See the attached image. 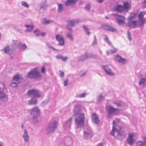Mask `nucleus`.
<instances>
[{
	"instance_id": "obj_1",
	"label": "nucleus",
	"mask_w": 146,
	"mask_h": 146,
	"mask_svg": "<svg viewBox=\"0 0 146 146\" xmlns=\"http://www.w3.org/2000/svg\"><path fill=\"white\" fill-rule=\"evenodd\" d=\"M106 109L107 113V117L108 118H111L114 115H118L119 113V109L115 108L111 106H106Z\"/></svg>"
},
{
	"instance_id": "obj_2",
	"label": "nucleus",
	"mask_w": 146,
	"mask_h": 146,
	"mask_svg": "<svg viewBox=\"0 0 146 146\" xmlns=\"http://www.w3.org/2000/svg\"><path fill=\"white\" fill-rule=\"evenodd\" d=\"M84 117L83 113H80L76 115L75 119V123L76 125V128H81L84 124Z\"/></svg>"
},
{
	"instance_id": "obj_3",
	"label": "nucleus",
	"mask_w": 146,
	"mask_h": 146,
	"mask_svg": "<svg viewBox=\"0 0 146 146\" xmlns=\"http://www.w3.org/2000/svg\"><path fill=\"white\" fill-rule=\"evenodd\" d=\"M57 127V123L55 121L50 122L47 127L46 131V134L49 135L53 133Z\"/></svg>"
},
{
	"instance_id": "obj_4",
	"label": "nucleus",
	"mask_w": 146,
	"mask_h": 146,
	"mask_svg": "<svg viewBox=\"0 0 146 146\" xmlns=\"http://www.w3.org/2000/svg\"><path fill=\"white\" fill-rule=\"evenodd\" d=\"M3 88H0V100L1 101L6 102L8 101V96L4 92V90L6 88L4 82L2 83Z\"/></svg>"
},
{
	"instance_id": "obj_5",
	"label": "nucleus",
	"mask_w": 146,
	"mask_h": 146,
	"mask_svg": "<svg viewBox=\"0 0 146 146\" xmlns=\"http://www.w3.org/2000/svg\"><path fill=\"white\" fill-rule=\"evenodd\" d=\"M40 76V73L37 71L36 68H35L33 70H31L27 75V77L31 79L36 78Z\"/></svg>"
},
{
	"instance_id": "obj_6",
	"label": "nucleus",
	"mask_w": 146,
	"mask_h": 146,
	"mask_svg": "<svg viewBox=\"0 0 146 146\" xmlns=\"http://www.w3.org/2000/svg\"><path fill=\"white\" fill-rule=\"evenodd\" d=\"M93 135L94 133L91 129L87 128L84 129L83 137L84 139H90Z\"/></svg>"
},
{
	"instance_id": "obj_7",
	"label": "nucleus",
	"mask_w": 146,
	"mask_h": 146,
	"mask_svg": "<svg viewBox=\"0 0 146 146\" xmlns=\"http://www.w3.org/2000/svg\"><path fill=\"white\" fill-rule=\"evenodd\" d=\"M79 20L74 19L68 21V24L66 27L67 29L70 31H72V27H74L80 22Z\"/></svg>"
},
{
	"instance_id": "obj_8",
	"label": "nucleus",
	"mask_w": 146,
	"mask_h": 146,
	"mask_svg": "<svg viewBox=\"0 0 146 146\" xmlns=\"http://www.w3.org/2000/svg\"><path fill=\"white\" fill-rule=\"evenodd\" d=\"M113 15L116 17L117 22L118 24L122 25L125 24V19L124 17L117 14H113Z\"/></svg>"
},
{
	"instance_id": "obj_9",
	"label": "nucleus",
	"mask_w": 146,
	"mask_h": 146,
	"mask_svg": "<svg viewBox=\"0 0 146 146\" xmlns=\"http://www.w3.org/2000/svg\"><path fill=\"white\" fill-rule=\"evenodd\" d=\"M27 94L37 98H39L41 95L40 92L36 89H33L28 91Z\"/></svg>"
},
{
	"instance_id": "obj_10",
	"label": "nucleus",
	"mask_w": 146,
	"mask_h": 146,
	"mask_svg": "<svg viewBox=\"0 0 146 146\" xmlns=\"http://www.w3.org/2000/svg\"><path fill=\"white\" fill-rule=\"evenodd\" d=\"M40 110L38 108L36 107L30 110V113L32 116H39Z\"/></svg>"
},
{
	"instance_id": "obj_11",
	"label": "nucleus",
	"mask_w": 146,
	"mask_h": 146,
	"mask_svg": "<svg viewBox=\"0 0 146 146\" xmlns=\"http://www.w3.org/2000/svg\"><path fill=\"white\" fill-rule=\"evenodd\" d=\"M134 136V135L131 133L128 134V137L127 139V142L129 145H132L135 143V139L133 138Z\"/></svg>"
},
{
	"instance_id": "obj_12",
	"label": "nucleus",
	"mask_w": 146,
	"mask_h": 146,
	"mask_svg": "<svg viewBox=\"0 0 146 146\" xmlns=\"http://www.w3.org/2000/svg\"><path fill=\"white\" fill-rule=\"evenodd\" d=\"M55 38L58 42V45L62 46L64 44V41L63 36L60 34H57L56 35Z\"/></svg>"
},
{
	"instance_id": "obj_13",
	"label": "nucleus",
	"mask_w": 146,
	"mask_h": 146,
	"mask_svg": "<svg viewBox=\"0 0 146 146\" xmlns=\"http://www.w3.org/2000/svg\"><path fill=\"white\" fill-rule=\"evenodd\" d=\"M102 27L104 29L112 32H116L117 31V29L111 26L105 25H102Z\"/></svg>"
},
{
	"instance_id": "obj_14",
	"label": "nucleus",
	"mask_w": 146,
	"mask_h": 146,
	"mask_svg": "<svg viewBox=\"0 0 146 146\" xmlns=\"http://www.w3.org/2000/svg\"><path fill=\"white\" fill-rule=\"evenodd\" d=\"M102 67L107 74L111 76L114 75V73L111 71L108 66H102Z\"/></svg>"
},
{
	"instance_id": "obj_15",
	"label": "nucleus",
	"mask_w": 146,
	"mask_h": 146,
	"mask_svg": "<svg viewBox=\"0 0 146 146\" xmlns=\"http://www.w3.org/2000/svg\"><path fill=\"white\" fill-rule=\"evenodd\" d=\"M4 52L6 54L11 55L13 54V49L11 48L10 45H7L3 49Z\"/></svg>"
},
{
	"instance_id": "obj_16",
	"label": "nucleus",
	"mask_w": 146,
	"mask_h": 146,
	"mask_svg": "<svg viewBox=\"0 0 146 146\" xmlns=\"http://www.w3.org/2000/svg\"><path fill=\"white\" fill-rule=\"evenodd\" d=\"M79 0H66L64 3L66 6L73 5L76 4Z\"/></svg>"
},
{
	"instance_id": "obj_17",
	"label": "nucleus",
	"mask_w": 146,
	"mask_h": 146,
	"mask_svg": "<svg viewBox=\"0 0 146 146\" xmlns=\"http://www.w3.org/2000/svg\"><path fill=\"white\" fill-rule=\"evenodd\" d=\"M28 132L27 131L26 129H25L22 135V137L25 143L28 142L29 141V137Z\"/></svg>"
},
{
	"instance_id": "obj_18",
	"label": "nucleus",
	"mask_w": 146,
	"mask_h": 146,
	"mask_svg": "<svg viewBox=\"0 0 146 146\" xmlns=\"http://www.w3.org/2000/svg\"><path fill=\"white\" fill-rule=\"evenodd\" d=\"M64 143L67 146H70L73 143L72 138L70 137H66L64 139Z\"/></svg>"
},
{
	"instance_id": "obj_19",
	"label": "nucleus",
	"mask_w": 146,
	"mask_h": 146,
	"mask_svg": "<svg viewBox=\"0 0 146 146\" xmlns=\"http://www.w3.org/2000/svg\"><path fill=\"white\" fill-rule=\"evenodd\" d=\"M129 22L127 23V26L130 28L133 27L134 28H136L137 27V21H128Z\"/></svg>"
},
{
	"instance_id": "obj_20",
	"label": "nucleus",
	"mask_w": 146,
	"mask_h": 146,
	"mask_svg": "<svg viewBox=\"0 0 146 146\" xmlns=\"http://www.w3.org/2000/svg\"><path fill=\"white\" fill-rule=\"evenodd\" d=\"M115 58L117 61L123 64H125L127 62V60L126 59L122 58L121 56L119 55H116Z\"/></svg>"
},
{
	"instance_id": "obj_21",
	"label": "nucleus",
	"mask_w": 146,
	"mask_h": 146,
	"mask_svg": "<svg viewBox=\"0 0 146 146\" xmlns=\"http://www.w3.org/2000/svg\"><path fill=\"white\" fill-rule=\"evenodd\" d=\"M80 106L79 105H77L74 107V109L73 111L74 115V116L78 115L81 113H80Z\"/></svg>"
},
{
	"instance_id": "obj_22",
	"label": "nucleus",
	"mask_w": 146,
	"mask_h": 146,
	"mask_svg": "<svg viewBox=\"0 0 146 146\" xmlns=\"http://www.w3.org/2000/svg\"><path fill=\"white\" fill-rule=\"evenodd\" d=\"M92 122L95 124H97L99 122L98 118L95 113L92 114Z\"/></svg>"
},
{
	"instance_id": "obj_23",
	"label": "nucleus",
	"mask_w": 146,
	"mask_h": 146,
	"mask_svg": "<svg viewBox=\"0 0 146 146\" xmlns=\"http://www.w3.org/2000/svg\"><path fill=\"white\" fill-rule=\"evenodd\" d=\"M143 139L144 141H137L136 143V146H146V136L143 137Z\"/></svg>"
},
{
	"instance_id": "obj_24",
	"label": "nucleus",
	"mask_w": 146,
	"mask_h": 146,
	"mask_svg": "<svg viewBox=\"0 0 146 146\" xmlns=\"http://www.w3.org/2000/svg\"><path fill=\"white\" fill-rule=\"evenodd\" d=\"M73 118L71 117L64 124V126L66 128H70L72 122V121Z\"/></svg>"
},
{
	"instance_id": "obj_25",
	"label": "nucleus",
	"mask_w": 146,
	"mask_h": 146,
	"mask_svg": "<svg viewBox=\"0 0 146 146\" xmlns=\"http://www.w3.org/2000/svg\"><path fill=\"white\" fill-rule=\"evenodd\" d=\"M27 46L25 44L19 42L18 44V48L21 50H25L27 48Z\"/></svg>"
},
{
	"instance_id": "obj_26",
	"label": "nucleus",
	"mask_w": 146,
	"mask_h": 146,
	"mask_svg": "<svg viewBox=\"0 0 146 146\" xmlns=\"http://www.w3.org/2000/svg\"><path fill=\"white\" fill-rule=\"evenodd\" d=\"M117 133L118 136L120 137H124L126 135L125 131L122 129L119 131H118Z\"/></svg>"
},
{
	"instance_id": "obj_27",
	"label": "nucleus",
	"mask_w": 146,
	"mask_h": 146,
	"mask_svg": "<svg viewBox=\"0 0 146 146\" xmlns=\"http://www.w3.org/2000/svg\"><path fill=\"white\" fill-rule=\"evenodd\" d=\"M22 79L21 77L19 76V75H17L15 76L12 79V81L15 82L17 83L18 82L19 83L21 81Z\"/></svg>"
},
{
	"instance_id": "obj_28",
	"label": "nucleus",
	"mask_w": 146,
	"mask_h": 146,
	"mask_svg": "<svg viewBox=\"0 0 146 146\" xmlns=\"http://www.w3.org/2000/svg\"><path fill=\"white\" fill-rule=\"evenodd\" d=\"M85 54L86 59L90 58H92L94 59H97L98 58L97 56L94 55L92 54L86 53Z\"/></svg>"
},
{
	"instance_id": "obj_29",
	"label": "nucleus",
	"mask_w": 146,
	"mask_h": 146,
	"mask_svg": "<svg viewBox=\"0 0 146 146\" xmlns=\"http://www.w3.org/2000/svg\"><path fill=\"white\" fill-rule=\"evenodd\" d=\"M38 103L37 100L35 98H32L31 100L28 101V104H36Z\"/></svg>"
},
{
	"instance_id": "obj_30",
	"label": "nucleus",
	"mask_w": 146,
	"mask_h": 146,
	"mask_svg": "<svg viewBox=\"0 0 146 146\" xmlns=\"http://www.w3.org/2000/svg\"><path fill=\"white\" fill-rule=\"evenodd\" d=\"M137 15V14L136 13H131L129 17L128 18V21H130L135 18Z\"/></svg>"
},
{
	"instance_id": "obj_31",
	"label": "nucleus",
	"mask_w": 146,
	"mask_h": 146,
	"mask_svg": "<svg viewBox=\"0 0 146 146\" xmlns=\"http://www.w3.org/2000/svg\"><path fill=\"white\" fill-rule=\"evenodd\" d=\"M56 58L57 59H61L64 62L66 61L68 58V57H64L60 55H57L56 56Z\"/></svg>"
},
{
	"instance_id": "obj_32",
	"label": "nucleus",
	"mask_w": 146,
	"mask_h": 146,
	"mask_svg": "<svg viewBox=\"0 0 146 146\" xmlns=\"http://www.w3.org/2000/svg\"><path fill=\"white\" fill-rule=\"evenodd\" d=\"M114 125L115 126V129L116 131L117 132L118 131H119L122 129L119 126H118L116 125V122L115 121H113V126Z\"/></svg>"
},
{
	"instance_id": "obj_33",
	"label": "nucleus",
	"mask_w": 146,
	"mask_h": 146,
	"mask_svg": "<svg viewBox=\"0 0 146 146\" xmlns=\"http://www.w3.org/2000/svg\"><path fill=\"white\" fill-rule=\"evenodd\" d=\"M64 10L63 5L62 3L58 4V12L59 13H62Z\"/></svg>"
},
{
	"instance_id": "obj_34",
	"label": "nucleus",
	"mask_w": 146,
	"mask_h": 146,
	"mask_svg": "<svg viewBox=\"0 0 146 146\" xmlns=\"http://www.w3.org/2000/svg\"><path fill=\"white\" fill-rule=\"evenodd\" d=\"M39 116H32L33 122L34 123H37L40 121L39 119Z\"/></svg>"
},
{
	"instance_id": "obj_35",
	"label": "nucleus",
	"mask_w": 146,
	"mask_h": 146,
	"mask_svg": "<svg viewBox=\"0 0 146 146\" xmlns=\"http://www.w3.org/2000/svg\"><path fill=\"white\" fill-rule=\"evenodd\" d=\"M123 7L121 5H118L117 6L116 9L118 13L122 12L123 10Z\"/></svg>"
},
{
	"instance_id": "obj_36",
	"label": "nucleus",
	"mask_w": 146,
	"mask_h": 146,
	"mask_svg": "<svg viewBox=\"0 0 146 146\" xmlns=\"http://www.w3.org/2000/svg\"><path fill=\"white\" fill-rule=\"evenodd\" d=\"M114 104L119 107H122L124 106V103L120 101L114 102Z\"/></svg>"
},
{
	"instance_id": "obj_37",
	"label": "nucleus",
	"mask_w": 146,
	"mask_h": 146,
	"mask_svg": "<svg viewBox=\"0 0 146 146\" xmlns=\"http://www.w3.org/2000/svg\"><path fill=\"white\" fill-rule=\"evenodd\" d=\"M139 21H137V23H138L139 25H143L144 23L146 21V19L144 18L143 19H140Z\"/></svg>"
},
{
	"instance_id": "obj_38",
	"label": "nucleus",
	"mask_w": 146,
	"mask_h": 146,
	"mask_svg": "<svg viewBox=\"0 0 146 146\" xmlns=\"http://www.w3.org/2000/svg\"><path fill=\"white\" fill-rule=\"evenodd\" d=\"M123 6V9L126 10H128L130 7L127 1L125 2L124 3Z\"/></svg>"
},
{
	"instance_id": "obj_39",
	"label": "nucleus",
	"mask_w": 146,
	"mask_h": 146,
	"mask_svg": "<svg viewBox=\"0 0 146 146\" xmlns=\"http://www.w3.org/2000/svg\"><path fill=\"white\" fill-rule=\"evenodd\" d=\"M69 31V33L67 34L66 36L67 37L69 38L70 40H73V38L72 37V31L71 32L70 31Z\"/></svg>"
},
{
	"instance_id": "obj_40",
	"label": "nucleus",
	"mask_w": 146,
	"mask_h": 146,
	"mask_svg": "<svg viewBox=\"0 0 146 146\" xmlns=\"http://www.w3.org/2000/svg\"><path fill=\"white\" fill-rule=\"evenodd\" d=\"M42 23L44 24H48L50 23H52L53 21L52 20H47L45 19H43L41 21Z\"/></svg>"
},
{
	"instance_id": "obj_41",
	"label": "nucleus",
	"mask_w": 146,
	"mask_h": 146,
	"mask_svg": "<svg viewBox=\"0 0 146 146\" xmlns=\"http://www.w3.org/2000/svg\"><path fill=\"white\" fill-rule=\"evenodd\" d=\"M104 97L101 94H100L98 96L97 98L98 101L100 102H101L104 99Z\"/></svg>"
},
{
	"instance_id": "obj_42",
	"label": "nucleus",
	"mask_w": 146,
	"mask_h": 146,
	"mask_svg": "<svg viewBox=\"0 0 146 146\" xmlns=\"http://www.w3.org/2000/svg\"><path fill=\"white\" fill-rule=\"evenodd\" d=\"M19 84L18 82L17 83L15 82H14L12 81L11 83L10 84V86L12 87L15 88L17 86V85Z\"/></svg>"
},
{
	"instance_id": "obj_43",
	"label": "nucleus",
	"mask_w": 146,
	"mask_h": 146,
	"mask_svg": "<svg viewBox=\"0 0 146 146\" xmlns=\"http://www.w3.org/2000/svg\"><path fill=\"white\" fill-rule=\"evenodd\" d=\"M86 95V94L83 93L79 94H77L76 96V97L78 98H83L85 97Z\"/></svg>"
},
{
	"instance_id": "obj_44",
	"label": "nucleus",
	"mask_w": 146,
	"mask_h": 146,
	"mask_svg": "<svg viewBox=\"0 0 146 146\" xmlns=\"http://www.w3.org/2000/svg\"><path fill=\"white\" fill-rule=\"evenodd\" d=\"M86 59V56L84 54L82 55L80 57L79 60L80 61H84Z\"/></svg>"
},
{
	"instance_id": "obj_45",
	"label": "nucleus",
	"mask_w": 146,
	"mask_h": 146,
	"mask_svg": "<svg viewBox=\"0 0 146 146\" xmlns=\"http://www.w3.org/2000/svg\"><path fill=\"white\" fill-rule=\"evenodd\" d=\"M145 81H146V79L145 78H141L138 84L139 85H141L144 83Z\"/></svg>"
},
{
	"instance_id": "obj_46",
	"label": "nucleus",
	"mask_w": 146,
	"mask_h": 146,
	"mask_svg": "<svg viewBox=\"0 0 146 146\" xmlns=\"http://www.w3.org/2000/svg\"><path fill=\"white\" fill-rule=\"evenodd\" d=\"M22 5L27 8H29V4L25 1H22L21 2Z\"/></svg>"
},
{
	"instance_id": "obj_47",
	"label": "nucleus",
	"mask_w": 146,
	"mask_h": 146,
	"mask_svg": "<svg viewBox=\"0 0 146 146\" xmlns=\"http://www.w3.org/2000/svg\"><path fill=\"white\" fill-rule=\"evenodd\" d=\"M145 12H141L140 14H139L138 16L139 18V19H143L144 18H143V17L145 15Z\"/></svg>"
},
{
	"instance_id": "obj_48",
	"label": "nucleus",
	"mask_w": 146,
	"mask_h": 146,
	"mask_svg": "<svg viewBox=\"0 0 146 146\" xmlns=\"http://www.w3.org/2000/svg\"><path fill=\"white\" fill-rule=\"evenodd\" d=\"M83 28L84 30H85V32H86V34L87 35H89L90 34V32L89 31V29L87 28L86 26H83Z\"/></svg>"
},
{
	"instance_id": "obj_49",
	"label": "nucleus",
	"mask_w": 146,
	"mask_h": 146,
	"mask_svg": "<svg viewBox=\"0 0 146 146\" xmlns=\"http://www.w3.org/2000/svg\"><path fill=\"white\" fill-rule=\"evenodd\" d=\"M48 6V5L46 3H44L41 6L40 8L41 9H45Z\"/></svg>"
},
{
	"instance_id": "obj_50",
	"label": "nucleus",
	"mask_w": 146,
	"mask_h": 146,
	"mask_svg": "<svg viewBox=\"0 0 146 146\" xmlns=\"http://www.w3.org/2000/svg\"><path fill=\"white\" fill-rule=\"evenodd\" d=\"M115 126L114 125L113 126V128L111 131L110 132V134L111 135H112L113 136H114L115 135V131H116L115 129Z\"/></svg>"
},
{
	"instance_id": "obj_51",
	"label": "nucleus",
	"mask_w": 146,
	"mask_h": 146,
	"mask_svg": "<svg viewBox=\"0 0 146 146\" xmlns=\"http://www.w3.org/2000/svg\"><path fill=\"white\" fill-rule=\"evenodd\" d=\"M34 33L37 36H39L40 34V31L37 30H35L34 31Z\"/></svg>"
},
{
	"instance_id": "obj_52",
	"label": "nucleus",
	"mask_w": 146,
	"mask_h": 146,
	"mask_svg": "<svg viewBox=\"0 0 146 146\" xmlns=\"http://www.w3.org/2000/svg\"><path fill=\"white\" fill-rule=\"evenodd\" d=\"M25 26L28 28H30L29 29H31V30H33L34 29V26L33 25H25Z\"/></svg>"
},
{
	"instance_id": "obj_53",
	"label": "nucleus",
	"mask_w": 146,
	"mask_h": 146,
	"mask_svg": "<svg viewBox=\"0 0 146 146\" xmlns=\"http://www.w3.org/2000/svg\"><path fill=\"white\" fill-rule=\"evenodd\" d=\"M97 44V40L95 36H94V41L92 43L93 46L96 45Z\"/></svg>"
},
{
	"instance_id": "obj_54",
	"label": "nucleus",
	"mask_w": 146,
	"mask_h": 146,
	"mask_svg": "<svg viewBox=\"0 0 146 146\" xmlns=\"http://www.w3.org/2000/svg\"><path fill=\"white\" fill-rule=\"evenodd\" d=\"M46 45H47V46L49 48H52V49H53V50H54L55 51L57 50L56 49H55L53 47H52L51 45H50L49 44H47Z\"/></svg>"
},
{
	"instance_id": "obj_55",
	"label": "nucleus",
	"mask_w": 146,
	"mask_h": 146,
	"mask_svg": "<svg viewBox=\"0 0 146 146\" xmlns=\"http://www.w3.org/2000/svg\"><path fill=\"white\" fill-rule=\"evenodd\" d=\"M127 34L128 39L129 40L131 41V34L129 32V31H128L127 32Z\"/></svg>"
},
{
	"instance_id": "obj_56",
	"label": "nucleus",
	"mask_w": 146,
	"mask_h": 146,
	"mask_svg": "<svg viewBox=\"0 0 146 146\" xmlns=\"http://www.w3.org/2000/svg\"><path fill=\"white\" fill-rule=\"evenodd\" d=\"M85 8L86 10H89L90 9V5L88 4H87V5H86Z\"/></svg>"
},
{
	"instance_id": "obj_57",
	"label": "nucleus",
	"mask_w": 146,
	"mask_h": 146,
	"mask_svg": "<svg viewBox=\"0 0 146 146\" xmlns=\"http://www.w3.org/2000/svg\"><path fill=\"white\" fill-rule=\"evenodd\" d=\"M117 50V49L113 48V49L112 50H110V51L111 52V53H113L115 52H116Z\"/></svg>"
},
{
	"instance_id": "obj_58",
	"label": "nucleus",
	"mask_w": 146,
	"mask_h": 146,
	"mask_svg": "<svg viewBox=\"0 0 146 146\" xmlns=\"http://www.w3.org/2000/svg\"><path fill=\"white\" fill-rule=\"evenodd\" d=\"M59 72H60V76L61 77H63L64 75V72L63 71L61 70H60Z\"/></svg>"
},
{
	"instance_id": "obj_59",
	"label": "nucleus",
	"mask_w": 146,
	"mask_h": 146,
	"mask_svg": "<svg viewBox=\"0 0 146 146\" xmlns=\"http://www.w3.org/2000/svg\"><path fill=\"white\" fill-rule=\"evenodd\" d=\"M41 72L42 73H45V69L44 66H42L41 69Z\"/></svg>"
},
{
	"instance_id": "obj_60",
	"label": "nucleus",
	"mask_w": 146,
	"mask_h": 146,
	"mask_svg": "<svg viewBox=\"0 0 146 146\" xmlns=\"http://www.w3.org/2000/svg\"><path fill=\"white\" fill-rule=\"evenodd\" d=\"M68 79H67L64 81V85L65 86H66L68 84Z\"/></svg>"
},
{
	"instance_id": "obj_61",
	"label": "nucleus",
	"mask_w": 146,
	"mask_h": 146,
	"mask_svg": "<svg viewBox=\"0 0 146 146\" xmlns=\"http://www.w3.org/2000/svg\"><path fill=\"white\" fill-rule=\"evenodd\" d=\"M104 40L105 41H106V42H108V41L109 40L108 39V38L106 36H105V38H104Z\"/></svg>"
},
{
	"instance_id": "obj_62",
	"label": "nucleus",
	"mask_w": 146,
	"mask_h": 146,
	"mask_svg": "<svg viewBox=\"0 0 146 146\" xmlns=\"http://www.w3.org/2000/svg\"><path fill=\"white\" fill-rule=\"evenodd\" d=\"M48 101L47 100H46L45 101H44L43 102H42V103L44 104H46L48 103Z\"/></svg>"
},
{
	"instance_id": "obj_63",
	"label": "nucleus",
	"mask_w": 146,
	"mask_h": 146,
	"mask_svg": "<svg viewBox=\"0 0 146 146\" xmlns=\"http://www.w3.org/2000/svg\"><path fill=\"white\" fill-rule=\"evenodd\" d=\"M104 0H97L98 2L99 3H102Z\"/></svg>"
},
{
	"instance_id": "obj_64",
	"label": "nucleus",
	"mask_w": 146,
	"mask_h": 146,
	"mask_svg": "<svg viewBox=\"0 0 146 146\" xmlns=\"http://www.w3.org/2000/svg\"><path fill=\"white\" fill-rule=\"evenodd\" d=\"M45 35H46V33L44 32H43V33H41V35L42 36H45Z\"/></svg>"
}]
</instances>
